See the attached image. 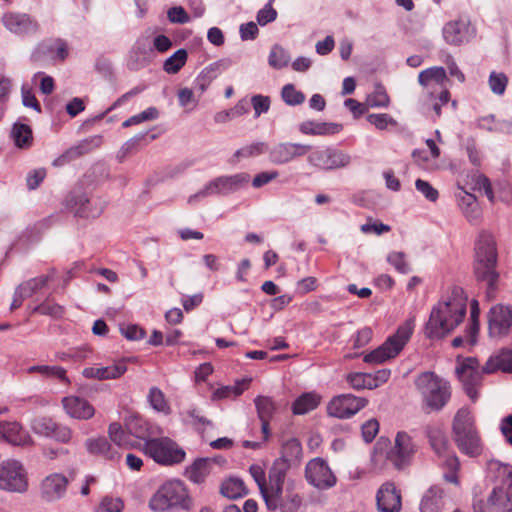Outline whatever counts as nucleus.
Wrapping results in <instances>:
<instances>
[{
    "label": "nucleus",
    "mask_w": 512,
    "mask_h": 512,
    "mask_svg": "<svg viewBox=\"0 0 512 512\" xmlns=\"http://www.w3.org/2000/svg\"><path fill=\"white\" fill-rule=\"evenodd\" d=\"M250 382V378H243L233 385L221 386L213 391L211 399L213 401L235 399L248 389Z\"/></svg>",
    "instance_id": "nucleus-33"
},
{
    "label": "nucleus",
    "mask_w": 512,
    "mask_h": 512,
    "mask_svg": "<svg viewBox=\"0 0 512 512\" xmlns=\"http://www.w3.org/2000/svg\"><path fill=\"white\" fill-rule=\"evenodd\" d=\"M367 404L365 398L352 394H342L333 397L327 404V413L331 417L346 419L355 415Z\"/></svg>",
    "instance_id": "nucleus-14"
},
{
    "label": "nucleus",
    "mask_w": 512,
    "mask_h": 512,
    "mask_svg": "<svg viewBox=\"0 0 512 512\" xmlns=\"http://www.w3.org/2000/svg\"><path fill=\"white\" fill-rule=\"evenodd\" d=\"M427 436L434 452L439 456H445L448 450V441L443 430L438 426H429Z\"/></svg>",
    "instance_id": "nucleus-41"
},
{
    "label": "nucleus",
    "mask_w": 512,
    "mask_h": 512,
    "mask_svg": "<svg viewBox=\"0 0 512 512\" xmlns=\"http://www.w3.org/2000/svg\"><path fill=\"white\" fill-rule=\"evenodd\" d=\"M387 262L391 264L397 272L408 274L411 271L409 262L403 252L392 251L387 256Z\"/></svg>",
    "instance_id": "nucleus-56"
},
{
    "label": "nucleus",
    "mask_w": 512,
    "mask_h": 512,
    "mask_svg": "<svg viewBox=\"0 0 512 512\" xmlns=\"http://www.w3.org/2000/svg\"><path fill=\"white\" fill-rule=\"evenodd\" d=\"M154 56V49L147 39H138L131 48L127 60L130 70H139L148 65Z\"/></svg>",
    "instance_id": "nucleus-24"
},
{
    "label": "nucleus",
    "mask_w": 512,
    "mask_h": 512,
    "mask_svg": "<svg viewBox=\"0 0 512 512\" xmlns=\"http://www.w3.org/2000/svg\"><path fill=\"white\" fill-rule=\"evenodd\" d=\"M0 440L13 446L26 447L33 444L29 432L16 421L0 422Z\"/></svg>",
    "instance_id": "nucleus-22"
},
{
    "label": "nucleus",
    "mask_w": 512,
    "mask_h": 512,
    "mask_svg": "<svg viewBox=\"0 0 512 512\" xmlns=\"http://www.w3.org/2000/svg\"><path fill=\"white\" fill-rule=\"evenodd\" d=\"M309 152L307 156L308 164L319 170L343 169L348 167L352 161L349 153L333 147H319Z\"/></svg>",
    "instance_id": "nucleus-8"
},
{
    "label": "nucleus",
    "mask_w": 512,
    "mask_h": 512,
    "mask_svg": "<svg viewBox=\"0 0 512 512\" xmlns=\"http://www.w3.org/2000/svg\"><path fill=\"white\" fill-rule=\"evenodd\" d=\"M390 99L382 86H377L375 91L367 97V105L372 108L387 107Z\"/></svg>",
    "instance_id": "nucleus-60"
},
{
    "label": "nucleus",
    "mask_w": 512,
    "mask_h": 512,
    "mask_svg": "<svg viewBox=\"0 0 512 512\" xmlns=\"http://www.w3.org/2000/svg\"><path fill=\"white\" fill-rule=\"evenodd\" d=\"M12 137L18 147H28L31 145L33 139L32 130L26 124L16 123L12 129Z\"/></svg>",
    "instance_id": "nucleus-47"
},
{
    "label": "nucleus",
    "mask_w": 512,
    "mask_h": 512,
    "mask_svg": "<svg viewBox=\"0 0 512 512\" xmlns=\"http://www.w3.org/2000/svg\"><path fill=\"white\" fill-rule=\"evenodd\" d=\"M249 472L254 481L256 482L260 495L265 502L264 490H267V480L264 468L259 464H253L249 467Z\"/></svg>",
    "instance_id": "nucleus-61"
},
{
    "label": "nucleus",
    "mask_w": 512,
    "mask_h": 512,
    "mask_svg": "<svg viewBox=\"0 0 512 512\" xmlns=\"http://www.w3.org/2000/svg\"><path fill=\"white\" fill-rule=\"evenodd\" d=\"M413 330L414 321L409 319L400 325L396 332L388 337L382 345L367 353L363 357V361L371 365H379L395 358L411 338Z\"/></svg>",
    "instance_id": "nucleus-6"
},
{
    "label": "nucleus",
    "mask_w": 512,
    "mask_h": 512,
    "mask_svg": "<svg viewBox=\"0 0 512 512\" xmlns=\"http://www.w3.org/2000/svg\"><path fill=\"white\" fill-rule=\"evenodd\" d=\"M367 121L374 125L378 130H386L389 126H397V121L386 113L369 114Z\"/></svg>",
    "instance_id": "nucleus-59"
},
{
    "label": "nucleus",
    "mask_w": 512,
    "mask_h": 512,
    "mask_svg": "<svg viewBox=\"0 0 512 512\" xmlns=\"http://www.w3.org/2000/svg\"><path fill=\"white\" fill-rule=\"evenodd\" d=\"M453 439L461 453L477 457L483 451V442L475 426V420L468 408H461L452 423Z\"/></svg>",
    "instance_id": "nucleus-3"
},
{
    "label": "nucleus",
    "mask_w": 512,
    "mask_h": 512,
    "mask_svg": "<svg viewBox=\"0 0 512 512\" xmlns=\"http://www.w3.org/2000/svg\"><path fill=\"white\" fill-rule=\"evenodd\" d=\"M85 204H90V199L85 194H72L68 199V205L74 210L75 214L80 217L99 216L103 207L97 209L84 208Z\"/></svg>",
    "instance_id": "nucleus-38"
},
{
    "label": "nucleus",
    "mask_w": 512,
    "mask_h": 512,
    "mask_svg": "<svg viewBox=\"0 0 512 512\" xmlns=\"http://www.w3.org/2000/svg\"><path fill=\"white\" fill-rule=\"evenodd\" d=\"M467 298L463 291L455 288L435 305L426 324L429 338H442L451 333L464 319Z\"/></svg>",
    "instance_id": "nucleus-1"
},
{
    "label": "nucleus",
    "mask_w": 512,
    "mask_h": 512,
    "mask_svg": "<svg viewBox=\"0 0 512 512\" xmlns=\"http://www.w3.org/2000/svg\"><path fill=\"white\" fill-rule=\"evenodd\" d=\"M512 373V350L502 349L491 355L485 365L483 372L491 374L495 372Z\"/></svg>",
    "instance_id": "nucleus-30"
},
{
    "label": "nucleus",
    "mask_w": 512,
    "mask_h": 512,
    "mask_svg": "<svg viewBox=\"0 0 512 512\" xmlns=\"http://www.w3.org/2000/svg\"><path fill=\"white\" fill-rule=\"evenodd\" d=\"M312 147L294 142H279L268 147L269 161L274 165H285L306 155Z\"/></svg>",
    "instance_id": "nucleus-15"
},
{
    "label": "nucleus",
    "mask_w": 512,
    "mask_h": 512,
    "mask_svg": "<svg viewBox=\"0 0 512 512\" xmlns=\"http://www.w3.org/2000/svg\"><path fill=\"white\" fill-rule=\"evenodd\" d=\"M213 463V460L210 458L197 459L186 468L185 474L193 483H203L210 474Z\"/></svg>",
    "instance_id": "nucleus-35"
},
{
    "label": "nucleus",
    "mask_w": 512,
    "mask_h": 512,
    "mask_svg": "<svg viewBox=\"0 0 512 512\" xmlns=\"http://www.w3.org/2000/svg\"><path fill=\"white\" fill-rule=\"evenodd\" d=\"M191 505L192 502L185 485L175 479L163 483L149 501V507L156 512L170 509L189 510Z\"/></svg>",
    "instance_id": "nucleus-5"
},
{
    "label": "nucleus",
    "mask_w": 512,
    "mask_h": 512,
    "mask_svg": "<svg viewBox=\"0 0 512 512\" xmlns=\"http://www.w3.org/2000/svg\"><path fill=\"white\" fill-rule=\"evenodd\" d=\"M487 471L495 480H499L503 485L512 486L511 465L492 459L487 462Z\"/></svg>",
    "instance_id": "nucleus-39"
},
{
    "label": "nucleus",
    "mask_w": 512,
    "mask_h": 512,
    "mask_svg": "<svg viewBox=\"0 0 512 512\" xmlns=\"http://www.w3.org/2000/svg\"><path fill=\"white\" fill-rule=\"evenodd\" d=\"M442 33L446 43L458 46L468 42L475 35V29L469 20L460 18L446 23Z\"/></svg>",
    "instance_id": "nucleus-19"
},
{
    "label": "nucleus",
    "mask_w": 512,
    "mask_h": 512,
    "mask_svg": "<svg viewBox=\"0 0 512 512\" xmlns=\"http://www.w3.org/2000/svg\"><path fill=\"white\" fill-rule=\"evenodd\" d=\"M127 371V365L124 359L115 361L112 365L99 366L94 365L82 370V375L86 379L93 380H115L119 379Z\"/></svg>",
    "instance_id": "nucleus-21"
},
{
    "label": "nucleus",
    "mask_w": 512,
    "mask_h": 512,
    "mask_svg": "<svg viewBox=\"0 0 512 512\" xmlns=\"http://www.w3.org/2000/svg\"><path fill=\"white\" fill-rule=\"evenodd\" d=\"M423 405L431 411H440L451 398L448 381L431 371L420 373L414 380Z\"/></svg>",
    "instance_id": "nucleus-4"
},
{
    "label": "nucleus",
    "mask_w": 512,
    "mask_h": 512,
    "mask_svg": "<svg viewBox=\"0 0 512 512\" xmlns=\"http://www.w3.org/2000/svg\"><path fill=\"white\" fill-rule=\"evenodd\" d=\"M28 488L27 472L16 459H6L0 463V490L23 493Z\"/></svg>",
    "instance_id": "nucleus-9"
},
{
    "label": "nucleus",
    "mask_w": 512,
    "mask_h": 512,
    "mask_svg": "<svg viewBox=\"0 0 512 512\" xmlns=\"http://www.w3.org/2000/svg\"><path fill=\"white\" fill-rule=\"evenodd\" d=\"M320 400L321 397L314 392L304 393L301 396H299L293 403V413L296 415L306 414L317 408V406L320 403Z\"/></svg>",
    "instance_id": "nucleus-40"
},
{
    "label": "nucleus",
    "mask_w": 512,
    "mask_h": 512,
    "mask_svg": "<svg viewBox=\"0 0 512 512\" xmlns=\"http://www.w3.org/2000/svg\"><path fill=\"white\" fill-rule=\"evenodd\" d=\"M246 493L243 481L238 478H230L221 485V494L229 499L243 497Z\"/></svg>",
    "instance_id": "nucleus-45"
},
{
    "label": "nucleus",
    "mask_w": 512,
    "mask_h": 512,
    "mask_svg": "<svg viewBox=\"0 0 512 512\" xmlns=\"http://www.w3.org/2000/svg\"><path fill=\"white\" fill-rule=\"evenodd\" d=\"M283 101L289 106H297L305 101V95L293 84H286L281 91Z\"/></svg>",
    "instance_id": "nucleus-54"
},
{
    "label": "nucleus",
    "mask_w": 512,
    "mask_h": 512,
    "mask_svg": "<svg viewBox=\"0 0 512 512\" xmlns=\"http://www.w3.org/2000/svg\"><path fill=\"white\" fill-rule=\"evenodd\" d=\"M3 26L18 36L35 34L39 31L38 21L27 13L8 11L1 18Z\"/></svg>",
    "instance_id": "nucleus-18"
},
{
    "label": "nucleus",
    "mask_w": 512,
    "mask_h": 512,
    "mask_svg": "<svg viewBox=\"0 0 512 512\" xmlns=\"http://www.w3.org/2000/svg\"><path fill=\"white\" fill-rule=\"evenodd\" d=\"M63 407L70 417L76 419L87 420L95 413L93 406L86 399L77 396L65 397Z\"/></svg>",
    "instance_id": "nucleus-29"
},
{
    "label": "nucleus",
    "mask_w": 512,
    "mask_h": 512,
    "mask_svg": "<svg viewBox=\"0 0 512 512\" xmlns=\"http://www.w3.org/2000/svg\"><path fill=\"white\" fill-rule=\"evenodd\" d=\"M159 112L155 107H149L137 115H133L122 123L124 128L157 119Z\"/></svg>",
    "instance_id": "nucleus-57"
},
{
    "label": "nucleus",
    "mask_w": 512,
    "mask_h": 512,
    "mask_svg": "<svg viewBox=\"0 0 512 512\" xmlns=\"http://www.w3.org/2000/svg\"><path fill=\"white\" fill-rule=\"evenodd\" d=\"M289 60V54L284 48L280 46H274L271 48L268 63L272 68L282 69L288 65Z\"/></svg>",
    "instance_id": "nucleus-52"
},
{
    "label": "nucleus",
    "mask_w": 512,
    "mask_h": 512,
    "mask_svg": "<svg viewBox=\"0 0 512 512\" xmlns=\"http://www.w3.org/2000/svg\"><path fill=\"white\" fill-rule=\"evenodd\" d=\"M250 180V175L245 172L220 176L208 182L202 189L188 198L189 204H195L201 199L213 195H227L239 190Z\"/></svg>",
    "instance_id": "nucleus-7"
},
{
    "label": "nucleus",
    "mask_w": 512,
    "mask_h": 512,
    "mask_svg": "<svg viewBox=\"0 0 512 512\" xmlns=\"http://www.w3.org/2000/svg\"><path fill=\"white\" fill-rule=\"evenodd\" d=\"M447 81L446 70L443 67L434 66L425 69L419 73L418 82L420 85L427 87L431 83H436L440 86H444Z\"/></svg>",
    "instance_id": "nucleus-42"
},
{
    "label": "nucleus",
    "mask_w": 512,
    "mask_h": 512,
    "mask_svg": "<svg viewBox=\"0 0 512 512\" xmlns=\"http://www.w3.org/2000/svg\"><path fill=\"white\" fill-rule=\"evenodd\" d=\"M267 150H268V145L265 142L260 141V142L251 143L249 145H246V146L236 150L230 159V163L235 164V163H238L242 159L262 155L263 153L267 152Z\"/></svg>",
    "instance_id": "nucleus-44"
},
{
    "label": "nucleus",
    "mask_w": 512,
    "mask_h": 512,
    "mask_svg": "<svg viewBox=\"0 0 512 512\" xmlns=\"http://www.w3.org/2000/svg\"><path fill=\"white\" fill-rule=\"evenodd\" d=\"M125 426L130 436L144 440V443L151 440L152 437L162 433L158 426L153 425L138 416H130L127 418Z\"/></svg>",
    "instance_id": "nucleus-27"
},
{
    "label": "nucleus",
    "mask_w": 512,
    "mask_h": 512,
    "mask_svg": "<svg viewBox=\"0 0 512 512\" xmlns=\"http://www.w3.org/2000/svg\"><path fill=\"white\" fill-rule=\"evenodd\" d=\"M290 465L285 459H276L269 469L267 490L265 493L266 508L275 507V497L283 492L284 480Z\"/></svg>",
    "instance_id": "nucleus-16"
},
{
    "label": "nucleus",
    "mask_w": 512,
    "mask_h": 512,
    "mask_svg": "<svg viewBox=\"0 0 512 512\" xmlns=\"http://www.w3.org/2000/svg\"><path fill=\"white\" fill-rule=\"evenodd\" d=\"M108 435L110 440L118 447L133 448L136 446L134 441L131 440L130 435L122 426L117 423H111L108 428Z\"/></svg>",
    "instance_id": "nucleus-43"
},
{
    "label": "nucleus",
    "mask_w": 512,
    "mask_h": 512,
    "mask_svg": "<svg viewBox=\"0 0 512 512\" xmlns=\"http://www.w3.org/2000/svg\"><path fill=\"white\" fill-rule=\"evenodd\" d=\"M443 465L448 469L449 472L444 473V479L452 484L458 485V476L457 471L460 468V462L458 457L455 454L445 453Z\"/></svg>",
    "instance_id": "nucleus-50"
},
{
    "label": "nucleus",
    "mask_w": 512,
    "mask_h": 512,
    "mask_svg": "<svg viewBox=\"0 0 512 512\" xmlns=\"http://www.w3.org/2000/svg\"><path fill=\"white\" fill-rule=\"evenodd\" d=\"M342 125L337 123L304 121L299 130L305 135H333L341 131Z\"/></svg>",
    "instance_id": "nucleus-34"
},
{
    "label": "nucleus",
    "mask_w": 512,
    "mask_h": 512,
    "mask_svg": "<svg viewBox=\"0 0 512 512\" xmlns=\"http://www.w3.org/2000/svg\"><path fill=\"white\" fill-rule=\"evenodd\" d=\"M474 275L487 285L488 292L496 289L499 273L497 272V245L492 233L482 230L475 242Z\"/></svg>",
    "instance_id": "nucleus-2"
},
{
    "label": "nucleus",
    "mask_w": 512,
    "mask_h": 512,
    "mask_svg": "<svg viewBox=\"0 0 512 512\" xmlns=\"http://www.w3.org/2000/svg\"><path fill=\"white\" fill-rule=\"evenodd\" d=\"M456 373L468 397L475 401L478 397L477 389L481 385L483 367L474 357L465 358L456 367Z\"/></svg>",
    "instance_id": "nucleus-11"
},
{
    "label": "nucleus",
    "mask_w": 512,
    "mask_h": 512,
    "mask_svg": "<svg viewBox=\"0 0 512 512\" xmlns=\"http://www.w3.org/2000/svg\"><path fill=\"white\" fill-rule=\"evenodd\" d=\"M67 478L59 473L47 476L41 484V495L48 502H54L62 498L67 489Z\"/></svg>",
    "instance_id": "nucleus-25"
},
{
    "label": "nucleus",
    "mask_w": 512,
    "mask_h": 512,
    "mask_svg": "<svg viewBox=\"0 0 512 512\" xmlns=\"http://www.w3.org/2000/svg\"><path fill=\"white\" fill-rule=\"evenodd\" d=\"M49 281V276H39L33 279H30L26 282H23L18 286L19 293H22V297L29 298L34 293L42 289L46 283Z\"/></svg>",
    "instance_id": "nucleus-49"
},
{
    "label": "nucleus",
    "mask_w": 512,
    "mask_h": 512,
    "mask_svg": "<svg viewBox=\"0 0 512 512\" xmlns=\"http://www.w3.org/2000/svg\"><path fill=\"white\" fill-rule=\"evenodd\" d=\"M187 57L188 54L185 49L177 50L165 60L163 64L164 71L168 74L177 73L185 65Z\"/></svg>",
    "instance_id": "nucleus-46"
},
{
    "label": "nucleus",
    "mask_w": 512,
    "mask_h": 512,
    "mask_svg": "<svg viewBox=\"0 0 512 512\" xmlns=\"http://www.w3.org/2000/svg\"><path fill=\"white\" fill-rule=\"evenodd\" d=\"M56 424L51 418L40 417L33 420L31 428L34 433L51 438Z\"/></svg>",
    "instance_id": "nucleus-55"
},
{
    "label": "nucleus",
    "mask_w": 512,
    "mask_h": 512,
    "mask_svg": "<svg viewBox=\"0 0 512 512\" xmlns=\"http://www.w3.org/2000/svg\"><path fill=\"white\" fill-rule=\"evenodd\" d=\"M488 85L495 95H503L508 85V77L503 72L492 71L488 78Z\"/></svg>",
    "instance_id": "nucleus-53"
},
{
    "label": "nucleus",
    "mask_w": 512,
    "mask_h": 512,
    "mask_svg": "<svg viewBox=\"0 0 512 512\" xmlns=\"http://www.w3.org/2000/svg\"><path fill=\"white\" fill-rule=\"evenodd\" d=\"M376 501L379 512H400L402 507L401 493L391 482H386L379 488Z\"/></svg>",
    "instance_id": "nucleus-23"
},
{
    "label": "nucleus",
    "mask_w": 512,
    "mask_h": 512,
    "mask_svg": "<svg viewBox=\"0 0 512 512\" xmlns=\"http://www.w3.org/2000/svg\"><path fill=\"white\" fill-rule=\"evenodd\" d=\"M85 447L89 453L100 455L106 459L113 460L119 456L117 451L112 448L110 443L104 437L87 439Z\"/></svg>",
    "instance_id": "nucleus-36"
},
{
    "label": "nucleus",
    "mask_w": 512,
    "mask_h": 512,
    "mask_svg": "<svg viewBox=\"0 0 512 512\" xmlns=\"http://www.w3.org/2000/svg\"><path fill=\"white\" fill-rule=\"evenodd\" d=\"M34 312L40 313L42 315H48L51 317H61L64 313V308L59 304H56L50 300L43 302L42 304L36 306L34 308Z\"/></svg>",
    "instance_id": "nucleus-64"
},
{
    "label": "nucleus",
    "mask_w": 512,
    "mask_h": 512,
    "mask_svg": "<svg viewBox=\"0 0 512 512\" xmlns=\"http://www.w3.org/2000/svg\"><path fill=\"white\" fill-rule=\"evenodd\" d=\"M305 477L309 484L319 490L330 489L337 482L336 476L322 458H314L306 464Z\"/></svg>",
    "instance_id": "nucleus-13"
},
{
    "label": "nucleus",
    "mask_w": 512,
    "mask_h": 512,
    "mask_svg": "<svg viewBox=\"0 0 512 512\" xmlns=\"http://www.w3.org/2000/svg\"><path fill=\"white\" fill-rule=\"evenodd\" d=\"M27 374L37 373L43 378L57 379L64 384L69 383L66 370L57 365H34L25 369Z\"/></svg>",
    "instance_id": "nucleus-37"
},
{
    "label": "nucleus",
    "mask_w": 512,
    "mask_h": 512,
    "mask_svg": "<svg viewBox=\"0 0 512 512\" xmlns=\"http://www.w3.org/2000/svg\"><path fill=\"white\" fill-rule=\"evenodd\" d=\"M302 455V447L300 442L291 438L287 440L282 446V456L279 459H285L291 465L292 462L299 460Z\"/></svg>",
    "instance_id": "nucleus-48"
},
{
    "label": "nucleus",
    "mask_w": 512,
    "mask_h": 512,
    "mask_svg": "<svg viewBox=\"0 0 512 512\" xmlns=\"http://www.w3.org/2000/svg\"><path fill=\"white\" fill-rule=\"evenodd\" d=\"M124 507V503L119 497H104L95 512H121Z\"/></svg>",
    "instance_id": "nucleus-62"
},
{
    "label": "nucleus",
    "mask_w": 512,
    "mask_h": 512,
    "mask_svg": "<svg viewBox=\"0 0 512 512\" xmlns=\"http://www.w3.org/2000/svg\"><path fill=\"white\" fill-rule=\"evenodd\" d=\"M274 501L275 507L266 508L268 511L304 512L303 497L292 488L287 487L285 493H279Z\"/></svg>",
    "instance_id": "nucleus-26"
},
{
    "label": "nucleus",
    "mask_w": 512,
    "mask_h": 512,
    "mask_svg": "<svg viewBox=\"0 0 512 512\" xmlns=\"http://www.w3.org/2000/svg\"><path fill=\"white\" fill-rule=\"evenodd\" d=\"M478 315H479L478 302L476 300H473L471 303V317H470L471 322L467 329L468 338H469V342L471 345H475L477 342V334L479 331Z\"/></svg>",
    "instance_id": "nucleus-58"
},
{
    "label": "nucleus",
    "mask_w": 512,
    "mask_h": 512,
    "mask_svg": "<svg viewBox=\"0 0 512 512\" xmlns=\"http://www.w3.org/2000/svg\"><path fill=\"white\" fill-rule=\"evenodd\" d=\"M444 494L441 487H430L421 499L420 512H442L445 505Z\"/></svg>",
    "instance_id": "nucleus-31"
},
{
    "label": "nucleus",
    "mask_w": 512,
    "mask_h": 512,
    "mask_svg": "<svg viewBox=\"0 0 512 512\" xmlns=\"http://www.w3.org/2000/svg\"><path fill=\"white\" fill-rule=\"evenodd\" d=\"M148 401L153 409L164 414L170 412V406L165 398L164 393L157 387H152L149 390Z\"/></svg>",
    "instance_id": "nucleus-51"
},
{
    "label": "nucleus",
    "mask_w": 512,
    "mask_h": 512,
    "mask_svg": "<svg viewBox=\"0 0 512 512\" xmlns=\"http://www.w3.org/2000/svg\"><path fill=\"white\" fill-rule=\"evenodd\" d=\"M415 452L416 445L412 437L408 433L400 431L395 437L394 446L387 453V459L394 467L402 469L410 462Z\"/></svg>",
    "instance_id": "nucleus-17"
},
{
    "label": "nucleus",
    "mask_w": 512,
    "mask_h": 512,
    "mask_svg": "<svg viewBox=\"0 0 512 512\" xmlns=\"http://www.w3.org/2000/svg\"><path fill=\"white\" fill-rule=\"evenodd\" d=\"M488 512H512V497L503 487L492 490L487 500Z\"/></svg>",
    "instance_id": "nucleus-32"
},
{
    "label": "nucleus",
    "mask_w": 512,
    "mask_h": 512,
    "mask_svg": "<svg viewBox=\"0 0 512 512\" xmlns=\"http://www.w3.org/2000/svg\"><path fill=\"white\" fill-rule=\"evenodd\" d=\"M230 62L228 60H219L206 66L196 77L194 81V89L201 96L212 81L216 79L223 71L228 69Z\"/></svg>",
    "instance_id": "nucleus-28"
},
{
    "label": "nucleus",
    "mask_w": 512,
    "mask_h": 512,
    "mask_svg": "<svg viewBox=\"0 0 512 512\" xmlns=\"http://www.w3.org/2000/svg\"><path fill=\"white\" fill-rule=\"evenodd\" d=\"M258 416L260 419H270L274 411V404L271 398L266 396H258L255 399Z\"/></svg>",
    "instance_id": "nucleus-63"
},
{
    "label": "nucleus",
    "mask_w": 512,
    "mask_h": 512,
    "mask_svg": "<svg viewBox=\"0 0 512 512\" xmlns=\"http://www.w3.org/2000/svg\"><path fill=\"white\" fill-rule=\"evenodd\" d=\"M488 333L491 338H503L512 329V305L498 303L488 312Z\"/></svg>",
    "instance_id": "nucleus-12"
},
{
    "label": "nucleus",
    "mask_w": 512,
    "mask_h": 512,
    "mask_svg": "<svg viewBox=\"0 0 512 512\" xmlns=\"http://www.w3.org/2000/svg\"><path fill=\"white\" fill-rule=\"evenodd\" d=\"M455 199L466 220L472 225H478L482 219V210L475 195L458 186L455 191Z\"/></svg>",
    "instance_id": "nucleus-20"
},
{
    "label": "nucleus",
    "mask_w": 512,
    "mask_h": 512,
    "mask_svg": "<svg viewBox=\"0 0 512 512\" xmlns=\"http://www.w3.org/2000/svg\"><path fill=\"white\" fill-rule=\"evenodd\" d=\"M143 450L160 464L179 463L185 457V452L167 437L152 438L144 443Z\"/></svg>",
    "instance_id": "nucleus-10"
}]
</instances>
